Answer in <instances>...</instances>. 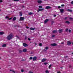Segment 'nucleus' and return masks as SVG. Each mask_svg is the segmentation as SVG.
Masks as SVG:
<instances>
[{
	"instance_id": "nucleus-14",
	"label": "nucleus",
	"mask_w": 73,
	"mask_h": 73,
	"mask_svg": "<svg viewBox=\"0 0 73 73\" xmlns=\"http://www.w3.org/2000/svg\"><path fill=\"white\" fill-rule=\"evenodd\" d=\"M19 16H21L23 15V13H22V12H19Z\"/></svg>"
},
{
	"instance_id": "nucleus-25",
	"label": "nucleus",
	"mask_w": 73,
	"mask_h": 73,
	"mask_svg": "<svg viewBox=\"0 0 73 73\" xmlns=\"http://www.w3.org/2000/svg\"><path fill=\"white\" fill-rule=\"evenodd\" d=\"M7 40H9V35L7 36Z\"/></svg>"
},
{
	"instance_id": "nucleus-23",
	"label": "nucleus",
	"mask_w": 73,
	"mask_h": 73,
	"mask_svg": "<svg viewBox=\"0 0 73 73\" xmlns=\"http://www.w3.org/2000/svg\"><path fill=\"white\" fill-rule=\"evenodd\" d=\"M7 45H6V44H4L2 45V47H5Z\"/></svg>"
},
{
	"instance_id": "nucleus-32",
	"label": "nucleus",
	"mask_w": 73,
	"mask_h": 73,
	"mask_svg": "<svg viewBox=\"0 0 73 73\" xmlns=\"http://www.w3.org/2000/svg\"><path fill=\"white\" fill-rule=\"evenodd\" d=\"M51 66H52V64H50L49 65V66L48 67V68H51Z\"/></svg>"
},
{
	"instance_id": "nucleus-12",
	"label": "nucleus",
	"mask_w": 73,
	"mask_h": 73,
	"mask_svg": "<svg viewBox=\"0 0 73 73\" xmlns=\"http://www.w3.org/2000/svg\"><path fill=\"white\" fill-rule=\"evenodd\" d=\"M46 60V59L44 58L42 60V62H45Z\"/></svg>"
},
{
	"instance_id": "nucleus-21",
	"label": "nucleus",
	"mask_w": 73,
	"mask_h": 73,
	"mask_svg": "<svg viewBox=\"0 0 73 73\" xmlns=\"http://www.w3.org/2000/svg\"><path fill=\"white\" fill-rule=\"evenodd\" d=\"M4 34V32H0V35H2Z\"/></svg>"
},
{
	"instance_id": "nucleus-44",
	"label": "nucleus",
	"mask_w": 73,
	"mask_h": 73,
	"mask_svg": "<svg viewBox=\"0 0 73 73\" xmlns=\"http://www.w3.org/2000/svg\"><path fill=\"white\" fill-rule=\"evenodd\" d=\"M71 4H73V1L71 2Z\"/></svg>"
},
{
	"instance_id": "nucleus-15",
	"label": "nucleus",
	"mask_w": 73,
	"mask_h": 73,
	"mask_svg": "<svg viewBox=\"0 0 73 73\" xmlns=\"http://www.w3.org/2000/svg\"><path fill=\"white\" fill-rule=\"evenodd\" d=\"M5 19H8V20H9V16H6L5 17Z\"/></svg>"
},
{
	"instance_id": "nucleus-22",
	"label": "nucleus",
	"mask_w": 73,
	"mask_h": 73,
	"mask_svg": "<svg viewBox=\"0 0 73 73\" xmlns=\"http://www.w3.org/2000/svg\"><path fill=\"white\" fill-rule=\"evenodd\" d=\"M53 33H57V30H54L53 31Z\"/></svg>"
},
{
	"instance_id": "nucleus-30",
	"label": "nucleus",
	"mask_w": 73,
	"mask_h": 73,
	"mask_svg": "<svg viewBox=\"0 0 73 73\" xmlns=\"http://www.w3.org/2000/svg\"><path fill=\"white\" fill-rule=\"evenodd\" d=\"M46 73H49V71L48 70H46L45 71Z\"/></svg>"
},
{
	"instance_id": "nucleus-47",
	"label": "nucleus",
	"mask_w": 73,
	"mask_h": 73,
	"mask_svg": "<svg viewBox=\"0 0 73 73\" xmlns=\"http://www.w3.org/2000/svg\"><path fill=\"white\" fill-rule=\"evenodd\" d=\"M28 40H29V41H30L31 40V39L29 38H28Z\"/></svg>"
},
{
	"instance_id": "nucleus-37",
	"label": "nucleus",
	"mask_w": 73,
	"mask_h": 73,
	"mask_svg": "<svg viewBox=\"0 0 73 73\" xmlns=\"http://www.w3.org/2000/svg\"><path fill=\"white\" fill-rule=\"evenodd\" d=\"M68 32H69V33H70V32H71V30H70V29L69 30Z\"/></svg>"
},
{
	"instance_id": "nucleus-31",
	"label": "nucleus",
	"mask_w": 73,
	"mask_h": 73,
	"mask_svg": "<svg viewBox=\"0 0 73 73\" xmlns=\"http://www.w3.org/2000/svg\"><path fill=\"white\" fill-rule=\"evenodd\" d=\"M38 7L40 8H42V6H39Z\"/></svg>"
},
{
	"instance_id": "nucleus-46",
	"label": "nucleus",
	"mask_w": 73,
	"mask_h": 73,
	"mask_svg": "<svg viewBox=\"0 0 73 73\" xmlns=\"http://www.w3.org/2000/svg\"><path fill=\"white\" fill-rule=\"evenodd\" d=\"M54 36H54V35H52V38L54 37Z\"/></svg>"
},
{
	"instance_id": "nucleus-17",
	"label": "nucleus",
	"mask_w": 73,
	"mask_h": 73,
	"mask_svg": "<svg viewBox=\"0 0 73 73\" xmlns=\"http://www.w3.org/2000/svg\"><path fill=\"white\" fill-rule=\"evenodd\" d=\"M33 13L30 12L29 13L28 15H33Z\"/></svg>"
},
{
	"instance_id": "nucleus-61",
	"label": "nucleus",
	"mask_w": 73,
	"mask_h": 73,
	"mask_svg": "<svg viewBox=\"0 0 73 73\" xmlns=\"http://www.w3.org/2000/svg\"><path fill=\"white\" fill-rule=\"evenodd\" d=\"M0 11H1V10L0 9Z\"/></svg>"
},
{
	"instance_id": "nucleus-59",
	"label": "nucleus",
	"mask_w": 73,
	"mask_h": 73,
	"mask_svg": "<svg viewBox=\"0 0 73 73\" xmlns=\"http://www.w3.org/2000/svg\"><path fill=\"white\" fill-rule=\"evenodd\" d=\"M44 51L45 50V49H44Z\"/></svg>"
},
{
	"instance_id": "nucleus-26",
	"label": "nucleus",
	"mask_w": 73,
	"mask_h": 73,
	"mask_svg": "<svg viewBox=\"0 0 73 73\" xmlns=\"http://www.w3.org/2000/svg\"><path fill=\"white\" fill-rule=\"evenodd\" d=\"M65 31L66 32H68V29L67 28L65 29Z\"/></svg>"
},
{
	"instance_id": "nucleus-58",
	"label": "nucleus",
	"mask_w": 73,
	"mask_h": 73,
	"mask_svg": "<svg viewBox=\"0 0 73 73\" xmlns=\"http://www.w3.org/2000/svg\"><path fill=\"white\" fill-rule=\"evenodd\" d=\"M70 67H71V66H69V68H70Z\"/></svg>"
},
{
	"instance_id": "nucleus-55",
	"label": "nucleus",
	"mask_w": 73,
	"mask_h": 73,
	"mask_svg": "<svg viewBox=\"0 0 73 73\" xmlns=\"http://www.w3.org/2000/svg\"><path fill=\"white\" fill-rule=\"evenodd\" d=\"M12 19V18L9 19V20H11Z\"/></svg>"
},
{
	"instance_id": "nucleus-42",
	"label": "nucleus",
	"mask_w": 73,
	"mask_h": 73,
	"mask_svg": "<svg viewBox=\"0 0 73 73\" xmlns=\"http://www.w3.org/2000/svg\"><path fill=\"white\" fill-rule=\"evenodd\" d=\"M61 7H64V5H61Z\"/></svg>"
},
{
	"instance_id": "nucleus-62",
	"label": "nucleus",
	"mask_w": 73,
	"mask_h": 73,
	"mask_svg": "<svg viewBox=\"0 0 73 73\" xmlns=\"http://www.w3.org/2000/svg\"><path fill=\"white\" fill-rule=\"evenodd\" d=\"M0 69H1V68H0Z\"/></svg>"
},
{
	"instance_id": "nucleus-57",
	"label": "nucleus",
	"mask_w": 73,
	"mask_h": 73,
	"mask_svg": "<svg viewBox=\"0 0 73 73\" xmlns=\"http://www.w3.org/2000/svg\"><path fill=\"white\" fill-rule=\"evenodd\" d=\"M72 54H73V52L72 53Z\"/></svg>"
},
{
	"instance_id": "nucleus-39",
	"label": "nucleus",
	"mask_w": 73,
	"mask_h": 73,
	"mask_svg": "<svg viewBox=\"0 0 73 73\" xmlns=\"http://www.w3.org/2000/svg\"><path fill=\"white\" fill-rule=\"evenodd\" d=\"M69 19L70 20H73V18L70 17Z\"/></svg>"
},
{
	"instance_id": "nucleus-29",
	"label": "nucleus",
	"mask_w": 73,
	"mask_h": 73,
	"mask_svg": "<svg viewBox=\"0 0 73 73\" xmlns=\"http://www.w3.org/2000/svg\"><path fill=\"white\" fill-rule=\"evenodd\" d=\"M11 72H13V73H15V72L14 70H10Z\"/></svg>"
},
{
	"instance_id": "nucleus-7",
	"label": "nucleus",
	"mask_w": 73,
	"mask_h": 73,
	"mask_svg": "<svg viewBox=\"0 0 73 73\" xmlns=\"http://www.w3.org/2000/svg\"><path fill=\"white\" fill-rule=\"evenodd\" d=\"M37 59V57L36 56H34L33 58V61H36Z\"/></svg>"
},
{
	"instance_id": "nucleus-49",
	"label": "nucleus",
	"mask_w": 73,
	"mask_h": 73,
	"mask_svg": "<svg viewBox=\"0 0 73 73\" xmlns=\"http://www.w3.org/2000/svg\"><path fill=\"white\" fill-rule=\"evenodd\" d=\"M54 17H56V15H54Z\"/></svg>"
},
{
	"instance_id": "nucleus-10",
	"label": "nucleus",
	"mask_w": 73,
	"mask_h": 73,
	"mask_svg": "<svg viewBox=\"0 0 73 73\" xmlns=\"http://www.w3.org/2000/svg\"><path fill=\"white\" fill-rule=\"evenodd\" d=\"M67 45H70L71 44V42H70L68 41L67 42Z\"/></svg>"
},
{
	"instance_id": "nucleus-50",
	"label": "nucleus",
	"mask_w": 73,
	"mask_h": 73,
	"mask_svg": "<svg viewBox=\"0 0 73 73\" xmlns=\"http://www.w3.org/2000/svg\"><path fill=\"white\" fill-rule=\"evenodd\" d=\"M28 29L29 28V27H26Z\"/></svg>"
},
{
	"instance_id": "nucleus-60",
	"label": "nucleus",
	"mask_w": 73,
	"mask_h": 73,
	"mask_svg": "<svg viewBox=\"0 0 73 73\" xmlns=\"http://www.w3.org/2000/svg\"><path fill=\"white\" fill-rule=\"evenodd\" d=\"M0 50H1V48H0Z\"/></svg>"
},
{
	"instance_id": "nucleus-33",
	"label": "nucleus",
	"mask_w": 73,
	"mask_h": 73,
	"mask_svg": "<svg viewBox=\"0 0 73 73\" xmlns=\"http://www.w3.org/2000/svg\"><path fill=\"white\" fill-rule=\"evenodd\" d=\"M39 46H42V43H40L39 44Z\"/></svg>"
},
{
	"instance_id": "nucleus-16",
	"label": "nucleus",
	"mask_w": 73,
	"mask_h": 73,
	"mask_svg": "<svg viewBox=\"0 0 73 73\" xmlns=\"http://www.w3.org/2000/svg\"><path fill=\"white\" fill-rule=\"evenodd\" d=\"M23 52H27V49H24L23 50Z\"/></svg>"
},
{
	"instance_id": "nucleus-27",
	"label": "nucleus",
	"mask_w": 73,
	"mask_h": 73,
	"mask_svg": "<svg viewBox=\"0 0 73 73\" xmlns=\"http://www.w3.org/2000/svg\"><path fill=\"white\" fill-rule=\"evenodd\" d=\"M19 53H22V52H23V50H19Z\"/></svg>"
},
{
	"instance_id": "nucleus-6",
	"label": "nucleus",
	"mask_w": 73,
	"mask_h": 73,
	"mask_svg": "<svg viewBox=\"0 0 73 73\" xmlns=\"http://www.w3.org/2000/svg\"><path fill=\"white\" fill-rule=\"evenodd\" d=\"M51 46H56L57 44L56 43L52 44H51Z\"/></svg>"
},
{
	"instance_id": "nucleus-5",
	"label": "nucleus",
	"mask_w": 73,
	"mask_h": 73,
	"mask_svg": "<svg viewBox=\"0 0 73 73\" xmlns=\"http://www.w3.org/2000/svg\"><path fill=\"white\" fill-rule=\"evenodd\" d=\"M51 8V7L50 6H46L45 7V9H50Z\"/></svg>"
},
{
	"instance_id": "nucleus-24",
	"label": "nucleus",
	"mask_w": 73,
	"mask_h": 73,
	"mask_svg": "<svg viewBox=\"0 0 73 73\" xmlns=\"http://www.w3.org/2000/svg\"><path fill=\"white\" fill-rule=\"evenodd\" d=\"M67 11H68V12H72V10L69 9L67 10Z\"/></svg>"
},
{
	"instance_id": "nucleus-40",
	"label": "nucleus",
	"mask_w": 73,
	"mask_h": 73,
	"mask_svg": "<svg viewBox=\"0 0 73 73\" xmlns=\"http://www.w3.org/2000/svg\"><path fill=\"white\" fill-rule=\"evenodd\" d=\"M21 72H23L24 70H21Z\"/></svg>"
},
{
	"instance_id": "nucleus-52",
	"label": "nucleus",
	"mask_w": 73,
	"mask_h": 73,
	"mask_svg": "<svg viewBox=\"0 0 73 73\" xmlns=\"http://www.w3.org/2000/svg\"><path fill=\"white\" fill-rule=\"evenodd\" d=\"M57 73H61V72H57Z\"/></svg>"
},
{
	"instance_id": "nucleus-45",
	"label": "nucleus",
	"mask_w": 73,
	"mask_h": 73,
	"mask_svg": "<svg viewBox=\"0 0 73 73\" xmlns=\"http://www.w3.org/2000/svg\"><path fill=\"white\" fill-rule=\"evenodd\" d=\"M53 23H54V21H52V24H53Z\"/></svg>"
},
{
	"instance_id": "nucleus-35",
	"label": "nucleus",
	"mask_w": 73,
	"mask_h": 73,
	"mask_svg": "<svg viewBox=\"0 0 73 73\" xmlns=\"http://www.w3.org/2000/svg\"><path fill=\"white\" fill-rule=\"evenodd\" d=\"M44 64L45 65H46L47 64H48V63H46V62L44 63Z\"/></svg>"
},
{
	"instance_id": "nucleus-11",
	"label": "nucleus",
	"mask_w": 73,
	"mask_h": 73,
	"mask_svg": "<svg viewBox=\"0 0 73 73\" xmlns=\"http://www.w3.org/2000/svg\"><path fill=\"white\" fill-rule=\"evenodd\" d=\"M64 9H60V11L61 12V13H63L64 12Z\"/></svg>"
},
{
	"instance_id": "nucleus-19",
	"label": "nucleus",
	"mask_w": 73,
	"mask_h": 73,
	"mask_svg": "<svg viewBox=\"0 0 73 73\" xmlns=\"http://www.w3.org/2000/svg\"><path fill=\"white\" fill-rule=\"evenodd\" d=\"M16 20V17H14L13 19V21H15Z\"/></svg>"
},
{
	"instance_id": "nucleus-51",
	"label": "nucleus",
	"mask_w": 73,
	"mask_h": 73,
	"mask_svg": "<svg viewBox=\"0 0 73 73\" xmlns=\"http://www.w3.org/2000/svg\"><path fill=\"white\" fill-rule=\"evenodd\" d=\"M58 8H61V7L60 6H58Z\"/></svg>"
},
{
	"instance_id": "nucleus-8",
	"label": "nucleus",
	"mask_w": 73,
	"mask_h": 73,
	"mask_svg": "<svg viewBox=\"0 0 73 73\" xmlns=\"http://www.w3.org/2000/svg\"><path fill=\"white\" fill-rule=\"evenodd\" d=\"M23 45L24 46H25V47H26V46H28V44L25 43H23Z\"/></svg>"
},
{
	"instance_id": "nucleus-56",
	"label": "nucleus",
	"mask_w": 73,
	"mask_h": 73,
	"mask_svg": "<svg viewBox=\"0 0 73 73\" xmlns=\"http://www.w3.org/2000/svg\"><path fill=\"white\" fill-rule=\"evenodd\" d=\"M35 45H37V43H35Z\"/></svg>"
},
{
	"instance_id": "nucleus-3",
	"label": "nucleus",
	"mask_w": 73,
	"mask_h": 73,
	"mask_svg": "<svg viewBox=\"0 0 73 73\" xmlns=\"http://www.w3.org/2000/svg\"><path fill=\"white\" fill-rule=\"evenodd\" d=\"M25 19V18L23 17H20L19 21H24V20Z\"/></svg>"
},
{
	"instance_id": "nucleus-54",
	"label": "nucleus",
	"mask_w": 73,
	"mask_h": 73,
	"mask_svg": "<svg viewBox=\"0 0 73 73\" xmlns=\"http://www.w3.org/2000/svg\"><path fill=\"white\" fill-rule=\"evenodd\" d=\"M25 7L24 6H22V7L24 8Z\"/></svg>"
},
{
	"instance_id": "nucleus-34",
	"label": "nucleus",
	"mask_w": 73,
	"mask_h": 73,
	"mask_svg": "<svg viewBox=\"0 0 73 73\" xmlns=\"http://www.w3.org/2000/svg\"><path fill=\"white\" fill-rule=\"evenodd\" d=\"M33 59V57H30L29 58L30 60H32Z\"/></svg>"
},
{
	"instance_id": "nucleus-53",
	"label": "nucleus",
	"mask_w": 73,
	"mask_h": 73,
	"mask_svg": "<svg viewBox=\"0 0 73 73\" xmlns=\"http://www.w3.org/2000/svg\"><path fill=\"white\" fill-rule=\"evenodd\" d=\"M61 44H64V42H62L61 43Z\"/></svg>"
},
{
	"instance_id": "nucleus-2",
	"label": "nucleus",
	"mask_w": 73,
	"mask_h": 73,
	"mask_svg": "<svg viewBox=\"0 0 73 73\" xmlns=\"http://www.w3.org/2000/svg\"><path fill=\"white\" fill-rule=\"evenodd\" d=\"M44 9H40L38 8L37 10V11L38 12H40V11H44Z\"/></svg>"
},
{
	"instance_id": "nucleus-48",
	"label": "nucleus",
	"mask_w": 73,
	"mask_h": 73,
	"mask_svg": "<svg viewBox=\"0 0 73 73\" xmlns=\"http://www.w3.org/2000/svg\"><path fill=\"white\" fill-rule=\"evenodd\" d=\"M3 2L2 0H0V3H2Z\"/></svg>"
},
{
	"instance_id": "nucleus-4",
	"label": "nucleus",
	"mask_w": 73,
	"mask_h": 73,
	"mask_svg": "<svg viewBox=\"0 0 73 73\" xmlns=\"http://www.w3.org/2000/svg\"><path fill=\"white\" fill-rule=\"evenodd\" d=\"M62 29H60L58 30L59 33H61L62 32V31H63Z\"/></svg>"
},
{
	"instance_id": "nucleus-36",
	"label": "nucleus",
	"mask_w": 73,
	"mask_h": 73,
	"mask_svg": "<svg viewBox=\"0 0 73 73\" xmlns=\"http://www.w3.org/2000/svg\"><path fill=\"white\" fill-rule=\"evenodd\" d=\"M68 18V17H65L64 18V20H67Z\"/></svg>"
},
{
	"instance_id": "nucleus-20",
	"label": "nucleus",
	"mask_w": 73,
	"mask_h": 73,
	"mask_svg": "<svg viewBox=\"0 0 73 73\" xmlns=\"http://www.w3.org/2000/svg\"><path fill=\"white\" fill-rule=\"evenodd\" d=\"M30 29L31 30H35V28H33L32 27H31L30 28Z\"/></svg>"
},
{
	"instance_id": "nucleus-41",
	"label": "nucleus",
	"mask_w": 73,
	"mask_h": 73,
	"mask_svg": "<svg viewBox=\"0 0 73 73\" xmlns=\"http://www.w3.org/2000/svg\"><path fill=\"white\" fill-rule=\"evenodd\" d=\"M27 36H25V40H27Z\"/></svg>"
},
{
	"instance_id": "nucleus-43",
	"label": "nucleus",
	"mask_w": 73,
	"mask_h": 73,
	"mask_svg": "<svg viewBox=\"0 0 73 73\" xmlns=\"http://www.w3.org/2000/svg\"><path fill=\"white\" fill-rule=\"evenodd\" d=\"M29 73H33V72H31V71H30L29 72Z\"/></svg>"
},
{
	"instance_id": "nucleus-13",
	"label": "nucleus",
	"mask_w": 73,
	"mask_h": 73,
	"mask_svg": "<svg viewBox=\"0 0 73 73\" xmlns=\"http://www.w3.org/2000/svg\"><path fill=\"white\" fill-rule=\"evenodd\" d=\"M37 2L38 3V4H41V3H42V1L40 0H38Z\"/></svg>"
},
{
	"instance_id": "nucleus-1",
	"label": "nucleus",
	"mask_w": 73,
	"mask_h": 73,
	"mask_svg": "<svg viewBox=\"0 0 73 73\" xmlns=\"http://www.w3.org/2000/svg\"><path fill=\"white\" fill-rule=\"evenodd\" d=\"M13 35L12 34H10L9 35V40H11L13 38Z\"/></svg>"
},
{
	"instance_id": "nucleus-38",
	"label": "nucleus",
	"mask_w": 73,
	"mask_h": 73,
	"mask_svg": "<svg viewBox=\"0 0 73 73\" xmlns=\"http://www.w3.org/2000/svg\"><path fill=\"white\" fill-rule=\"evenodd\" d=\"M20 0H14V1H19Z\"/></svg>"
},
{
	"instance_id": "nucleus-28",
	"label": "nucleus",
	"mask_w": 73,
	"mask_h": 73,
	"mask_svg": "<svg viewBox=\"0 0 73 73\" xmlns=\"http://www.w3.org/2000/svg\"><path fill=\"white\" fill-rule=\"evenodd\" d=\"M45 49H46V50H48V49H49V48L47 46L45 48Z\"/></svg>"
},
{
	"instance_id": "nucleus-9",
	"label": "nucleus",
	"mask_w": 73,
	"mask_h": 73,
	"mask_svg": "<svg viewBox=\"0 0 73 73\" xmlns=\"http://www.w3.org/2000/svg\"><path fill=\"white\" fill-rule=\"evenodd\" d=\"M48 21L49 20H48V19H46L44 21V23H48Z\"/></svg>"
},
{
	"instance_id": "nucleus-18",
	"label": "nucleus",
	"mask_w": 73,
	"mask_h": 73,
	"mask_svg": "<svg viewBox=\"0 0 73 73\" xmlns=\"http://www.w3.org/2000/svg\"><path fill=\"white\" fill-rule=\"evenodd\" d=\"M65 23L69 24H70V22H69L68 21H66L65 22Z\"/></svg>"
}]
</instances>
